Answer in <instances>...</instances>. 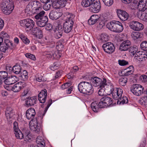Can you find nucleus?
Instances as JSON below:
<instances>
[{
	"mask_svg": "<svg viewBox=\"0 0 147 147\" xmlns=\"http://www.w3.org/2000/svg\"><path fill=\"white\" fill-rule=\"evenodd\" d=\"M19 36L26 45H28L29 44L30 41L25 35L23 34H20L19 35Z\"/></svg>",
	"mask_w": 147,
	"mask_h": 147,
	"instance_id": "37",
	"label": "nucleus"
},
{
	"mask_svg": "<svg viewBox=\"0 0 147 147\" xmlns=\"http://www.w3.org/2000/svg\"><path fill=\"white\" fill-rule=\"evenodd\" d=\"M91 108L92 110L95 112H97L99 109L98 104L96 102H92L91 105Z\"/></svg>",
	"mask_w": 147,
	"mask_h": 147,
	"instance_id": "40",
	"label": "nucleus"
},
{
	"mask_svg": "<svg viewBox=\"0 0 147 147\" xmlns=\"http://www.w3.org/2000/svg\"><path fill=\"white\" fill-rule=\"evenodd\" d=\"M45 4L43 6V9L46 11L49 10L51 8L52 4L51 2L50 3L48 2V3H45Z\"/></svg>",
	"mask_w": 147,
	"mask_h": 147,
	"instance_id": "58",
	"label": "nucleus"
},
{
	"mask_svg": "<svg viewBox=\"0 0 147 147\" xmlns=\"http://www.w3.org/2000/svg\"><path fill=\"white\" fill-rule=\"evenodd\" d=\"M105 82V81H103V83L99 87L100 89L98 90V93L99 96H102L105 94V89L103 85Z\"/></svg>",
	"mask_w": 147,
	"mask_h": 147,
	"instance_id": "36",
	"label": "nucleus"
},
{
	"mask_svg": "<svg viewBox=\"0 0 147 147\" xmlns=\"http://www.w3.org/2000/svg\"><path fill=\"white\" fill-rule=\"evenodd\" d=\"M42 19L40 20L37 22V25L41 27L44 26L48 20L47 17H44Z\"/></svg>",
	"mask_w": 147,
	"mask_h": 147,
	"instance_id": "31",
	"label": "nucleus"
},
{
	"mask_svg": "<svg viewBox=\"0 0 147 147\" xmlns=\"http://www.w3.org/2000/svg\"><path fill=\"white\" fill-rule=\"evenodd\" d=\"M140 47L143 50L147 51V41H143L140 44Z\"/></svg>",
	"mask_w": 147,
	"mask_h": 147,
	"instance_id": "55",
	"label": "nucleus"
},
{
	"mask_svg": "<svg viewBox=\"0 0 147 147\" xmlns=\"http://www.w3.org/2000/svg\"><path fill=\"white\" fill-rule=\"evenodd\" d=\"M136 56L140 57L143 60H145L147 59V55L144 51H139L137 52Z\"/></svg>",
	"mask_w": 147,
	"mask_h": 147,
	"instance_id": "41",
	"label": "nucleus"
},
{
	"mask_svg": "<svg viewBox=\"0 0 147 147\" xmlns=\"http://www.w3.org/2000/svg\"><path fill=\"white\" fill-rule=\"evenodd\" d=\"M33 33L36 38L39 39H41L43 37L42 31L37 28H34L32 34Z\"/></svg>",
	"mask_w": 147,
	"mask_h": 147,
	"instance_id": "26",
	"label": "nucleus"
},
{
	"mask_svg": "<svg viewBox=\"0 0 147 147\" xmlns=\"http://www.w3.org/2000/svg\"><path fill=\"white\" fill-rule=\"evenodd\" d=\"M102 47L105 52L109 54L114 53L115 49L113 44L110 42L104 43L102 45Z\"/></svg>",
	"mask_w": 147,
	"mask_h": 147,
	"instance_id": "6",
	"label": "nucleus"
},
{
	"mask_svg": "<svg viewBox=\"0 0 147 147\" xmlns=\"http://www.w3.org/2000/svg\"><path fill=\"white\" fill-rule=\"evenodd\" d=\"M140 80L142 82H145L147 81V76L145 75H142L140 78Z\"/></svg>",
	"mask_w": 147,
	"mask_h": 147,
	"instance_id": "62",
	"label": "nucleus"
},
{
	"mask_svg": "<svg viewBox=\"0 0 147 147\" xmlns=\"http://www.w3.org/2000/svg\"><path fill=\"white\" fill-rule=\"evenodd\" d=\"M95 0H82V5L84 7H89Z\"/></svg>",
	"mask_w": 147,
	"mask_h": 147,
	"instance_id": "35",
	"label": "nucleus"
},
{
	"mask_svg": "<svg viewBox=\"0 0 147 147\" xmlns=\"http://www.w3.org/2000/svg\"><path fill=\"white\" fill-rule=\"evenodd\" d=\"M1 37L5 40V39H8L9 40V36L7 33L4 32H1L0 34Z\"/></svg>",
	"mask_w": 147,
	"mask_h": 147,
	"instance_id": "56",
	"label": "nucleus"
},
{
	"mask_svg": "<svg viewBox=\"0 0 147 147\" xmlns=\"http://www.w3.org/2000/svg\"><path fill=\"white\" fill-rule=\"evenodd\" d=\"M18 80V78L16 76H14L11 77L7 78L4 80L5 83L8 85L13 84Z\"/></svg>",
	"mask_w": 147,
	"mask_h": 147,
	"instance_id": "21",
	"label": "nucleus"
},
{
	"mask_svg": "<svg viewBox=\"0 0 147 147\" xmlns=\"http://www.w3.org/2000/svg\"><path fill=\"white\" fill-rule=\"evenodd\" d=\"M139 102L141 105H147V96H142L140 98Z\"/></svg>",
	"mask_w": 147,
	"mask_h": 147,
	"instance_id": "39",
	"label": "nucleus"
},
{
	"mask_svg": "<svg viewBox=\"0 0 147 147\" xmlns=\"http://www.w3.org/2000/svg\"><path fill=\"white\" fill-rule=\"evenodd\" d=\"M105 102L102 101V98L100 99V101L98 103V105L100 108H103L105 107H107V105L105 104Z\"/></svg>",
	"mask_w": 147,
	"mask_h": 147,
	"instance_id": "60",
	"label": "nucleus"
},
{
	"mask_svg": "<svg viewBox=\"0 0 147 147\" xmlns=\"http://www.w3.org/2000/svg\"><path fill=\"white\" fill-rule=\"evenodd\" d=\"M13 47V44L8 39H5V43L0 45V51L2 52L5 53L9 48L12 49Z\"/></svg>",
	"mask_w": 147,
	"mask_h": 147,
	"instance_id": "13",
	"label": "nucleus"
},
{
	"mask_svg": "<svg viewBox=\"0 0 147 147\" xmlns=\"http://www.w3.org/2000/svg\"><path fill=\"white\" fill-rule=\"evenodd\" d=\"M15 136L17 138L19 139H22L23 138V134L20 130L14 132Z\"/></svg>",
	"mask_w": 147,
	"mask_h": 147,
	"instance_id": "48",
	"label": "nucleus"
},
{
	"mask_svg": "<svg viewBox=\"0 0 147 147\" xmlns=\"http://www.w3.org/2000/svg\"><path fill=\"white\" fill-rule=\"evenodd\" d=\"M29 126L31 130L35 133L39 134L41 131L36 119L31 120L29 122Z\"/></svg>",
	"mask_w": 147,
	"mask_h": 147,
	"instance_id": "9",
	"label": "nucleus"
},
{
	"mask_svg": "<svg viewBox=\"0 0 147 147\" xmlns=\"http://www.w3.org/2000/svg\"><path fill=\"white\" fill-rule=\"evenodd\" d=\"M61 13L57 11H52L49 13V18L53 20H55L59 18L61 16Z\"/></svg>",
	"mask_w": 147,
	"mask_h": 147,
	"instance_id": "20",
	"label": "nucleus"
},
{
	"mask_svg": "<svg viewBox=\"0 0 147 147\" xmlns=\"http://www.w3.org/2000/svg\"><path fill=\"white\" fill-rule=\"evenodd\" d=\"M59 65L57 62H55L50 66V69L54 71L59 68Z\"/></svg>",
	"mask_w": 147,
	"mask_h": 147,
	"instance_id": "50",
	"label": "nucleus"
},
{
	"mask_svg": "<svg viewBox=\"0 0 147 147\" xmlns=\"http://www.w3.org/2000/svg\"><path fill=\"white\" fill-rule=\"evenodd\" d=\"M78 89L82 93L91 95L93 92V89L90 84L86 82H81L78 85Z\"/></svg>",
	"mask_w": 147,
	"mask_h": 147,
	"instance_id": "1",
	"label": "nucleus"
},
{
	"mask_svg": "<svg viewBox=\"0 0 147 147\" xmlns=\"http://www.w3.org/2000/svg\"><path fill=\"white\" fill-rule=\"evenodd\" d=\"M103 80L102 81L101 79L97 77H95L93 79V84L95 86H99L100 87V86L103 83Z\"/></svg>",
	"mask_w": 147,
	"mask_h": 147,
	"instance_id": "30",
	"label": "nucleus"
},
{
	"mask_svg": "<svg viewBox=\"0 0 147 147\" xmlns=\"http://www.w3.org/2000/svg\"><path fill=\"white\" fill-rule=\"evenodd\" d=\"M25 55L27 58L30 59L32 60L35 61L36 59L35 56L32 54L27 53H26Z\"/></svg>",
	"mask_w": 147,
	"mask_h": 147,
	"instance_id": "51",
	"label": "nucleus"
},
{
	"mask_svg": "<svg viewBox=\"0 0 147 147\" xmlns=\"http://www.w3.org/2000/svg\"><path fill=\"white\" fill-rule=\"evenodd\" d=\"M117 12L118 16L121 20L125 21L128 19L129 15L125 11L119 9Z\"/></svg>",
	"mask_w": 147,
	"mask_h": 147,
	"instance_id": "16",
	"label": "nucleus"
},
{
	"mask_svg": "<svg viewBox=\"0 0 147 147\" xmlns=\"http://www.w3.org/2000/svg\"><path fill=\"white\" fill-rule=\"evenodd\" d=\"M133 3L137 5L140 11H144L147 9V0H134Z\"/></svg>",
	"mask_w": 147,
	"mask_h": 147,
	"instance_id": "11",
	"label": "nucleus"
},
{
	"mask_svg": "<svg viewBox=\"0 0 147 147\" xmlns=\"http://www.w3.org/2000/svg\"><path fill=\"white\" fill-rule=\"evenodd\" d=\"M28 73L26 71L23 70L21 73V77L24 80H26L28 78Z\"/></svg>",
	"mask_w": 147,
	"mask_h": 147,
	"instance_id": "46",
	"label": "nucleus"
},
{
	"mask_svg": "<svg viewBox=\"0 0 147 147\" xmlns=\"http://www.w3.org/2000/svg\"><path fill=\"white\" fill-rule=\"evenodd\" d=\"M134 71V67L133 66L131 65L129 67L125 69L122 72L125 76H128L132 74Z\"/></svg>",
	"mask_w": 147,
	"mask_h": 147,
	"instance_id": "29",
	"label": "nucleus"
},
{
	"mask_svg": "<svg viewBox=\"0 0 147 147\" xmlns=\"http://www.w3.org/2000/svg\"><path fill=\"white\" fill-rule=\"evenodd\" d=\"M7 73L5 71H2L0 72V80L3 82L5 80L8 76Z\"/></svg>",
	"mask_w": 147,
	"mask_h": 147,
	"instance_id": "43",
	"label": "nucleus"
},
{
	"mask_svg": "<svg viewBox=\"0 0 147 147\" xmlns=\"http://www.w3.org/2000/svg\"><path fill=\"white\" fill-rule=\"evenodd\" d=\"M47 96V91L46 89L42 90L38 95V100L41 103H44Z\"/></svg>",
	"mask_w": 147,
	"mask_h": 147,
	"instance_id": "17",
	"label": "nucleus"
},
{
	"mask_svg": "<svg viewBox=\"0 0 147 147\" xmlns=\"http://www.w3.org/2000/svg\"><path fill=\"white\" fill-rule=\"evenodd\" d=\"M20 25L25 28L26 31L29 34H32L34 22L30 19H27L20 21Z\"/></svg>",
	"mask_w": 147,
	"mask_h": 147,
	"instance_id": "5",
	"label": "nucleus"
},
{
	"mask_svg": "<svg viewBox=\"0 0 147 147\" xmlns=\"http://www.w3.org/2000/svg\"><path fill=\"white\" fill-rule=\"evenodd\" d=\"M118 100L121 103L123 104L127 103L128 102L127 98L126 96L121 97L120 98H119Z\"/></svg>",
	"mask_w": 147,
	"mask_h": 147,
	"instance_id": "52",
	"label": "nucleus"
},
{
	"mask_svg": "<svg viewBox=\"0 0 147 147\" xmlns=\"http://www.w3.org/2000/svg\"><path fill=\"white\" fill-rule=\"evenodd\" d=\"M105 4L107 6H110L113 3V0H103Z\"/></svg>",
	"mask_w": 147,
	"mask_h": 147,
	"instance_id": "61",
	"label": "nucleus"
},
{
	"mask_svg": "<svg viewBox=\"0 0 147 147\" xmlns=\"http://www.w3.org/2000/svg\"><path fill=\"white\" fill-rule=\"evenodd\" d=\"M122 90L119 88H116L115 90L113 93L112 96L113 98L115 99H118L122 96Z\"/></svg>",
	"mask_w": 147,
	"mask_h": 147,
	"instance_id": "19",
	"label": "nucleus"
},
{
	"mask_svg": "<svg viewBox=\"0 0 147 147\" xmlns=\"http://www.w3.org/2000/svg\"><path fill=\"white\" fill-rule=\"evenodd\" d=\"M21 68L19 65H16L12 68L13 72L16 74H18L21 72Z\"/></svg>",
	"mask_w": 147,
	"mask_h": 147,
	"instance_id": "38",
	"label": "nucleus"
},
{
	"mask_svg": "<svg viewBox=\"0 0 147 147\" xmlns=\"http://www.w3.org/2000/svg\"><path fill=\"white\" fill-rule=\"evenodd\" d=\"M142 11H139L137 14L138 16L141 20L145 21H147V13H144Z\"/></svg>",
	"mask_w": 147,
	"mask_h": 147,
	"instance_id": "33",
	"label": "nucleus"
},
{
	"mask_svg": "<svg viewBox=\"0 0 147 147\" xmlns=\"http://www.w3.org/2000/svg\"><path fill=\"white\" fill-rule=\"evenodd\" d=\"M127 82V79L125 77H122L119 80L120 84L122 86H125Z\"/></svg>",
	"mask_w": 147,
	"mask_h": 147,
	"instance_id": "45",
	"label": "nucleus"
},
{
	"mask_svg": "<svg viewBox=\"0 0 147 147\" xmlns=\"http://www.w3.org/2000/svg\"><path fill=\"white\" fill-rule=\"evenodd\" d=\"M106 26L110 30L117 32H121L123 29L121 23L117 21H113L108 22Z\"/></svg>",
	"mask_w": 147,
	"mask_h": 147,
	"instance_id": "4",
	"label": "nucleus"
},
{
	"mask_svg": "<svg viewBox=\"0 0 147 147\" xmlns=\"http://www.w3.org/2000/svg\"><path fill=\"white\" fill-rule=\"evenodd\" d=\"M131 45L130 42L129 40H125L121 44L119 49L121 51H126L130 47Z\"/></svg>",
	"mask_w": 147,
	"mask_h": 147,
	"instance_id": "18",
	"label": "nucleus"
},
{
	"mask_svg": "<svg viewBox=\"0 0 147 147\" xmlns=\"http://www.w3.org/2000/svg\"><path fill=\"white\" fill-rule=\"evenodd\" d=\"M118 63L121 66H124L128 64V62L124 60H119Z\"/></svg>",
	"mask_w": 147,
	"mask_h": 147,
	"instance_id": "63",
	"label": "nucleus"
},
{
	"mask_svg": "<svg viewBox=\"0 0 147 147\" xmlns=\"http://www.w3.org/2000/svg\"><path fill=\"white\" fill-rule=\"evenodd\" d=\"M1 8L3 13L6 15H9L13 10L14 5L10 0H3L1 3Z\"/></svg>",
	"mask_w": 147,
	"mask_h": 147,
	"instance_id": "2",
	"label": "nucleus"
},
{
	"mask_svg": "<svg viewBox=\"0 0 147 147\" xmlns=\"http://www.w3.org/2000/svg\"><path fill=\"white\" fill-rule=\"evenodd\" d=\"M13 129L14 132L20 130L18 128V123L16 121L14 122L13 123Z\"/></svg>",
	"mask_w": 147,
	"mask_h": 147,
	"instance_id": "64",
	"label": "nucleus"
},
{
	"mask_svg": "<svg viewBox=\"0 0 147 147\" xmlns=\"http://www.w3.org/2000/svg\"><path fill=\"white\" fill-rule=\"evenodd\" d=\"M53 51H49L46 52L45 53L47 57L48 58H51L53 59L54 58H59L61 55L59 53L58 51H54L52 50Z\"/></svg>",
	"mask_w": 147,
	"mask_h": 147,
	"instance_id": "15",
	"label": "nucleus"
},
{
	"mask_svg": "<svg viewBox=\"0 0 147 147\" xmlns=\"http://www.w3.org/2000/svg\"><path fill=\"white\" fill-rule=\"evenodd\" d=\"M97 38L100 41L103 42H107L108 40V36L105 33L99 34Z\"/></svg>",
	"mask_w": 147,
	"mask_h": 147,
	"instance_id": "32",
	"label": "nucleus"
},
{
	"mask_svg": "<svg viewBox=\"0 0 147 147\" xmlns=\"http://www.w3.org/2000/svg\"><path fill=\"white\" fill-rule=\"evenodd\" d=\"M100 17L97 15H93L91 16L88 20V23L90 25H93L95 24L98 20Z\"/></svg>",
	"mask_w": 147,
	"mask_h": 147,
	"instance_id": "25",
	"label": "nucleus"
},
{
	"mask_svg": "<svg viewBox=\"0 0 147 147\" xmlns=\"http://www.w3.org/2000/svg\"><path fill=\"white\" fill-rule=\"evenodd\" d=\"M75 16L72 14H69L67 16V18L63 25L64 31L66 33L70 32L72 29L74 24Z\"/></svg>",
	"mask_w": 147,
	"mask_h": 147,
	"instance_id": "3",
	"label": "nucleus"
},
{
	"mask_svg": "<svg viewBox=\"0 0 147 147\" xmlns=\"http://www.w3.org/2000/svg\"><path fill=\"white\" fill-rule=\"evenodd\" d=\"M37 101V99L36 97H31L26 101L25 104L27 106L29 107L34 105Z\"/></svg>",
	"mask_w": 147,
	"mask_h": 147,
	"instance_id": "24",
	"label": "nucleus"
},
{
	"mask_svg": "<svg viewBox=\"0 0 147 147\" xmlns=\"http://www.w3.org/2000/svg\"><path fill=\"white\" fill-rule=\"evenodd\" d=\"M129 26L131 29L136 31L142 30L144 28L143 24L137 21H132L130 22Z\"/></svg>",
	"mask_w": 147,
	"mask_h": 147,
	"instance_id": "12",
	"label": "nucleus"
},
{
	"mask_svg": "<svg viewBox=\"0 0 147 147\" xmlns=\"http://www.w3.org/2000/svg\"><path fill=\"white\" fill-rule=\"evenodd\" d=\"M26 86V83L24 82H18L13 86L12 90L14 92H18L20 91Z\"/></svg>",
	"mask_w": 147,
	"mask_h": 147,
	"instance_id": "14",
	"label": "nucleus"
},
{
	"mask_svg": "<svg viewBox=\"0 0 147 147\" xmlns=\"http://www.w3.org/2000/svg\"><path fill=\"white\" fill-rule=\"evenodd\" d=\"M100 4L98 0H95L88 8L89 10L94 13L99 12L100 9Z\"/></svg>",
	"mask_w": 147,
	"mask_h": 147,
	"instance_id": "10",
	"label": "nucleus"
},
{
	"mask_svg": "<svg viewBox=\"0 0 147 147\" xmlns=\"http://www.w3.org/2000/svg\"><path fill=\"white\" fill-rule=\"evenodd\" d=\"M131 36L134 40L141 37L140 34L138 32H133L131 34Z\"/></svg>",
	"mask_w": 147,
	"mask_h": 147,
	"instance_id": "44",
	"label": "nucleus"
},
{
	"mask_svg": "<svg viewBox=\"0 0 147 147\" xmlns=\"http://www.w3.org/2000/svg\"><path fill=\"white\" fill-rule=\"evenodd\" d=\"M58 1L61 8L65 6L67 2V0H58Z\"/></svg>",
	"mask_w": 147,
	"mask_h": 147,
	"instance_id": "59",
	"label": "nucleus"
},
{
	"mask_svg": "<svg viewBox=\"0 0 147 147\" xmlns=\"http://www.w3.org/2000/svg\"><path fill=\"white\" fill-rule=\"evenodd\" d=\"M103 81L105 82L103 85L105 89V92H107L109 94H112V95L116 88L114 87L113 84L110 81H107L106 79L104 78Z\"/></svg>",
	"mask_w": 147,
	"mask_h": 147,
	"instance_id": "7",
	"label": "nucleus"
},
{
	"mask_svg": "<svg viewBox=\"0 0 147 147\" xmlns=\"http://www.w3.org/2000/svg\"><path fill=\"white\" fill-rule=\"evenodd\" d=\"M33 6L31 4H28L26 6V8L25 9V12L28 14H29L31 13L32 11Z\"/></svg>",
	"mask_w": 147,
	"mask_h": 147,
	"instance_id": "49",
	"label": "nucleus"
},
{
	"mask_svg": "<svg viewBox=\"0 0 147 147\" xmlns=\"http://www.w3.org/2000/svg\"><path fill=\"white\" fill-rule=\"evenodd\" d=\"M144 88L140 84H136L133 85L131 87V91L134 94L139 96L143 93Z\"/></svg>",
	"mask_w": 147,
	"mask_h": 147,
	"instance_id": "8",
	"label": "nucleus"
},
{
	"mask_svg": "<svg viewBox=\"0 0 147 147\" xmlns=\"http://www.w3.org/2000/svg\"><path fill=\"white\" fill-rule=\"evenodd\" d=\"M45 12L42 10L38 13L35 15L34 16L36 20H42L44 17H47L46 16H44Z\"/></svg>",
	"mask_w": 147,
	"mask_h": 147,
	"instance_id": "42",
	"label": "nucleus"
},
{
	"mask_svg": "<svg viewBox=\"0 0 147 147\" xmlns=\"http://www.w3.org/2000/svg\"><path fill=\"white\" fill-rule=\"evenodd\" d=\"M51 2L54 8L56 9H59L61 8L58 0H56L52 2V0H51Z\"/></svg>",
	"mask_w": 147,
	"mask_h": 147,
	"instance_id": "54",
	"label": "nucleus"
},
{
	"mask_svg": "<svg viewBox=\"0 0 147 147\" xmlns=\"http://www.w3.org/2000/svg\"><path fill=\"white\" fill-rule=\"evenodd\" d=\"M129 51L131 54L134 55L137 53L138 51V48L136 47H130L129 48Z\"/></svg>",
	"mask_w": 147,
	"mask_h": 147,
	"instance_id": "47",
	"label": "nucleus"
},
{
	"mask_svg": "<svg viewBox=\"0 0 147 147\" xmlns=\"http://www.w3.org/2000/svg\"><path fill=\"white\" fill-rule=\"evenodd\" d=\"M13 115L12 109L11 107H7L5 111V115L8 121H11V119Z\"/></svg>",
	"mask_w": 147,
	"mask_h": 147,
	"instance_id": "27",
	"label": "nucleus"
},
{
	"mask_svg": "<svg viewBox=\"0 0 147 147\" xmlns=\"http://www.w3.org/2000/svg\"><path fill=\"white\" fill-rule=\"evenodd\" d=\"M36 142L38 147H45V143L42 137L38 136L36 139Z\"/></svg>",
	"mask_w": 147,
	"mask_h": 147,
	"instance_id": "28",
	"label": "nucleus"
},
{
	"mask_svg": "<svg viewBox=\"0 0 147 147\" xmlns=\"http://www.w3.org/2000/svg\"><path fill=\"white\" fill-rule=\"evenodd\" d=\"M55 37L58 39L60 38L62 34V30L61 27L57 26L53 29Z\"/></svg>",
	"mask_w": 147,
	"mask_h": 147,
	"instance_id": "23",
	"label": "nucleus"
},
{
	"mask_svg": "<svg viewBox=\"0 0 147 147\" xmlns=\"http://www.w3.org/2000/svg\"><path fill=\"white\" fill-rule=\"evenodd\" d=\"M36 114L35 110L32 108L28 109L26 112V116L27 118L31 120L34 117Z\"/></svg>",
	"mask_w": 147,
	"mask_h": 147,
	"instance_id": "22",
	"label": "nucleus"
},
{
	"mask_svg": "<svg viewBox=\"0 0 147 147\" xmlns=\"http://www.w3.org/2000/svg\"><path fill=\"white\" fill-rule=\"evenodd\" d=\"M52 103V100L51 99H50L48 102V104L47 106L44 110L43 113V116L45 115L46 113L48 108L51 106Z\"/></svg>",
	"mask_w": 147,
	"mask_h": 147,
	"instance_id": "57",
	"label": "nucleus"
},
{
	"mask_svg": "<svg viewBox=\"0 0 147 147\" xmlns=\"http://www.w3.org/2000/svg\"><path fill=\"white\" fill-rule=\"evenodd\" d=\"M102 101L105 102V104L107 105V106H109L112 105L113 103V100L112 98L109 97L105 96L102 98Z\"/></svg>",
	"mask_w": 147,
	"mask_h": 147,
	"instance_id": "34",
	"label": "nucleus"
},
{
	"mask_svg": "<svg viewBox=\"0 0 147 147\" xmlns=\"http://www.w3.org/2000/svg\"><path fill=\"white\" fill-rule=\"evenodd\" d=\"M37 3V4L38 5V8H36V7H35V8H34V10L35 11H34V12L35 13H36V14L38 13H39L40 12L42 11L41 10L42 6L41 3Z\"/></svg>",
	"mask_w": 147,
	"mask_h": 147,
	"instance_id": "53",
	"label": "nucleus"
}]
</instances>
